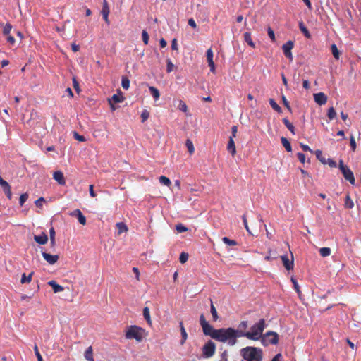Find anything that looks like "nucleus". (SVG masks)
<instances>
[{
  "mask_svg": "<svg viewBox=\"0 0 361 361\" xmlns=\"http://www.w3.org/2000/svg\"><path fill=\"white\" fill-rule=\"evenodd\" d=\"M176 229L178 233H183L188 231V228L185 226L183 224H178L176 225Z\"/></svg>",
  "mask_w": 361,
  "mask_h": 361,
  "instance_id": "42",
  "label": "nucleus"
},
{
  "mask_svg": "<svg viewBox=\"0 0 361 361\" xmlns=\"http://www.w3.org/2000/svg\"><path fill=\"white\" fill-rule=\"evenodd\" d=\"M179 327H180V334H181V340L180 341V344L181 345H183L185 343V341L188 338V334H187L185 329L183 326V322H180Z\"/></svg>",
  "mask_w": 361,
  "mask_h": 361,
  "instance_id": "16",
  "label": "nucleus"
},
{
  "mask_svg": "<svg viewBox=\"0 0 361 361\" xmlns=\"http://www.w3.org/2000/svg\"><path fill=\"white\" fill-rule=\"evenodd\" d=\"M85 357L88 361H94L93 357V350L91 346L88 347L85 352Z\"/></svg>",
  "mask_w": 361,
  "mask_h": 361,
  "instance_id": "23",
  "label": "nucleus"
},
{
  "mask_svg": "<svg viewBox=\"0 0 361 361\" xmlns=\"http://www.w3.org/2000/svg\"><path fill=\"white\" fill-rule=\"evenodd\" d=\"M297 157L301 163H305V155L302 152L297 153Z\"/></svg>",
  "mask_w": 361,
  "mask_h": 361,
  "instance_id": "60",
  "label": "nucleus"
},
{
  "mask_svg": "<svg viewBox=\"0 0 361 361\" xmlns=\"http://www.w3.org/2000/svg\"><path fill=\"white\" fill-rule=\"evenodd\" d=\"M222 241L229 245V246H234V245H238V243L237 241L234 240H231L230 238H228V237H223L222 238Z\"/></svg>",
  "mask_w": 361,
  "mask_h": 361,
  "instance_id": "38",
  "label": "nucleus"
},
{
  "mask_svg": "<svg viewBox=\"0 0 361 361\" xmlns=\"http://www.w3.org/2000/svg\"><path fill=\"white\" fill-rule=\"evenodd\" d=\"M174 65L172 63L171 60L168 59L166 60V71L167 73H171L173 71Z\"/></svg>",
  "mask_w": 361,
  "mask_h": 361,
  "instance_id": "43",
  "label": "nucleus"
},
{
  "mask_svg": "<svg viewBox=\"0 0 361 361\" xmlns=\"http://www.w3.org/2000/svg\"><path fill=\"white\" fill-rule=\"evenodd\" d=\"M271 361H282V355L281 353L276 354Z\"/></svg>",
  "mask_w": 361,
  "mask_h": 361,
  "instance_id": "64",
  "label": "nucleus"
},
{
  "mask_svg": "<svg viewBox=\"0 0 361 361\" xmlns=\"http://www.w3.org/2000/svg\"><path fill=\"white\" fill-rule=\"evenodd\" d=\"M206 55H207V61H208V65L210 68V71L212 73H214L215 64L213 61L214 54H213V51L211 48L207 51Z\"/></svg>",
  "mask_w": 361,
  "mask_h": 361,
  "instance_id": "11",
  "label": "nucleus"
},
{
  "mask_svg": "<svg viewBox=\"0 0 361 361\" xmlns=\"http://www.w3.org/2000/svg\"><path fill=\"white\" fill-rule=\"evenodd\" d=\"M45 202V200L44 197H39V199H37L36 201H35V205L37 207H42V205H43V203Z\"/></svg>",
  "mask_w": 361,
  "mask_h": 361,
  "instance_id": "57",
  "label": "nucleus"
},
{
  "mask_svg": "<svg viewBox=\"0 0 361 361\" xmlns=\"http://www.w3.org/2000/svg\"><path fill=\"white\" fill-rule=\"evenodd\" d=\"M240 355L246 361H262L263 351L260 348L247 346L240 350Z\"/></svg>",
  "mask_w": 361,
  "mask_h": 361,
  "instance_id": "3",
  "label": "nucleus"
},
{
  "mask_svg": "<svg viewBox=\"0 0 361 361\" xmlns=\"http://www.w3.org/2000/svg\"><path fill=\"white\" fill-rule=\"evenodd\" d=\"M220 361H228V351L227 350H224L221 353V357H220Z\"/></svg>",
  "mask_w": 361,
  "mask_h": 361,
  "instance_id": "61",
  "label": "nucleus"
},
{
  "mask_svg": "<svg viewBox=\"0 0 361 361\" xmlns=\"http://www.w3.org/2000/svg\"><path fill=\"white\" fill-rule=\"evenodd\" d=\"M269 102L273 109H274L278 113L281 112V108L277 104L274 99H269Z\"/></svg>",
  "mask_w": 361,
  "mask_h": 361,
  "instance_id": "32",
  "label": "nucleus"
},
{
  "mask_svg": "<svg viewBox=\"0 0 361 361\" xmlns=\"http://www.w3.org/2000/svg\"><path fill=\"white\" fill-rule=\"evenodd\" d=\"M149 90L155 101H157L159 99L160 93L157 88H156L153 86H149Z\"/></svg>",
  "mask_w": 361,
  "mask_h": 361,
  "instance_id": "21",
  "label": "nucleus"
},
{
  "mask_svg": "<svg viewBox=\"0 0 361 361\" xmlns=\"http://www.w3.org/2000/svg\"><path fill=\"white\" fill-rule=\"evenodd\" d=\"M71 216L76 217L80 224L82 225L86 224V217L82 214L79 209H76L70 213Z\"/></svg>",
  "mask_w": 361,
  "mask_h": 361,
  "instance_id": "9",
  "label": "nucleus"
},
{
  "mask_svg": "<svg viewBox=\"0 0 361 361\" xmlns=\"http://www.w3.org/2000/svg\"><path fill=\"white\" fill-rule=\"evenodd\" d=\"M282 102H283V105L288 109V110L289 111H291V107L289 104V102L284 95L282 96Z\"/></svg>",
  "mask_w": 361,
  "mask_h": 361,
  "instance_id": "55",
  "label": "nucleus"
},
{
  "mask_svg": "<svg viewBox=\"0 0 361 361\" xmlns=\"http://www.w3.org/2000/svg\"><path fill=\"white\" fill-rule=\"evenodd\" d=\"M331 252V250L329 247H322L319 249V254L323 257L329 256Z\"/></svg>",
  "mask_w": 361,
  "mask_h": 361,
  "instance_id": "33",
  "label": "nucleus"
},
{
  "mask_svg": "<svg viewBox=\"0 0 361 361\" xmlns=\"http://www.w3.org/2000/svg\"><path fill=\"white\" fill-rule=\"evenodd\" d=\"M149 117V112L145 109L142 111V114H141V118H142V122L144 123L145 121H147Z\"/></svg>",
  "mask_w": 361,
  "mask_h": 361,
  "instance_id": "49",
  "label": "nucleus"
},
{
  "mask_svg": "<svg viewBox=\"0 0 361 361\" xmlns=\"http://www.w3.org/2000/svg\"><path fill=\"white\" fill-rule=\"evenodd\" d=\"M54 179L56 180L61 185L66 184L63 173L61 171H57L54 173Z\"/></svg>",
  "mask_w": 361,
  "mask_h": 361,
  "instance_id": "14",
  "label": "nucleus"
},
{
  "mask_svg": "<svg viewBox=\"0 0 361 361\" xmlns=\"http://www.w3.org/2000/svg\"><path fill=\"white\" fill-rule=\"evenodd\" d=\"M300 147L305 152H310L311 153L314 152V151L312 149H311L310 147L307 145L300 143Z\"/></svg>",
  "mask_w": 361,
  "mask_h": 361,
  "instance_id": "58",
  "label": "nucleus"
},
{
  "mask_svg": "<svg viewBox=\"0 0 361 361\" xmlns=\"http://www.w3.org/2000/svg\"><path fill=\"white\" fill-rule=\"evenodd\" d=\"M338 167L345 180H348L350 184L355 185V180L353 171L347 166L343 164L342 160H340Z\"/></svg>",
  "mask_w": 361,
  "mask_h": 361,
  "instance_id": "7",
  "label": "nucleus"
},
{
  "mask_svg": "<svg viewBox=\"0 0 361 361\" xmlns=\"http://www.w3.org/2000/svg\"><path fill=\"white\" fill-rule=\"evenodd\" d=\"M331 51H332V54L334 56V57L336 59H339V57H340V51H338L336 45L335 44H333L331 47Z\"/></svg>",
  "mask_w": 361,
  "mask_h": 361,
  "instance_id": "35",
  "label": "nucleus"
},
{
  "mask_svg": "<svg viewBox=\"0 0 361 361\" xmlns=\"http://www.w3.org/2000/svg\"><path fill=\"white\" fill-rule=\"evenodd\" d=\"M0 185L3 188V190H4V188H9L11 185L8 184V182H6V180H4L1 176H0Z\"/></svg>",
  "mask_w": 361,
  "mask_h": 361,
  "instance_id": "56",
  "label": "nucleus"
},
{
  "mask_svg": "<svg viewBox=\"0 0 361 361\" xmlns=\"http://www.w3.org/2000/svg\"><path fill=\"white\" fill-rule=\"evenodd\" d=\"M0 25L3 27V30H2V33L4 36H8L12 28H13V26L11 25V23H6V25H4L3 23H0Z\"/></svg>",
  "mask_w": 361,
  "mask_h": 361,
  "instance_id": "22",
  "label": "nucleus"
},
{
  "mask_svg": "<svg viewBox=\"0 0 361 361\" xmlns=\"http://www.w3.org/2000/svg\"><path fill=\"white\" fill-rule=\"evenodd\" d=\"M147 336L146 331L136 325H131L126 327L125 337L126 339H135L137 342H141Z\"/></svg>",
  "mask_w": 361,
  "mask_h": 361,
  "instance_id": "4",
  "label": "nucleus"
},
{
  "mask_svg": "<svg viewBox=\"0 0 361 361\" xmlns=\"http://www.w3.org/2000/svg\"><path fill=\"white\" fill-rule=\"evenodd\" d=\"M238 132V126H233L231 128V135L230 137H232V139L236 137Z\"/></svg>",
  "mask_w": 361,
  "mask_h": 361,
  "instance_id": "59",
  "label": "nucleus"
},
{
  "mask_svg": "<svg viewBox=\"0 0 361 361\" xmlns=\"http://www.w3.org/2000/svg\"><path fill=\"white\" fill-rule=\"evenodd\" d=\"M316 157L322 163L326 164V159L322 157V152L319 149H317L314 152Z\"/></svg>",
  "mask_w": 361,
  "mask_h": 361,
  "instance_id": "41",
  "label": "nucleus"
},
{
  "mask_svg": "<svg viewBox=\"0 0 361 361\" xmlns=\"http://www.w3.org/2000/svg\"><path fill=\"white\" fill-rule=\"evenodd\" d=\"M142 40H143V42L145 44H148L149 43V36L147 33V32L146 30H142Z\"/></svg>",
  "mask_w": 361,
  "mask_h": 361,
  "instance_id": "46",
  "label": "nucleus"
},
{
  "mask_svg": "<svg viewBox=\"0 0 361 361\" xmlns=\"http://www.w3.org/2000/svg\"><path fill=\"white\" fill-rule=\"evenodd\" d=\"M216 350L215 343L212 341H207L202 347V355L205 358H209L214 355Z\"/></svg>",
  "mask_w": 361,
  "mask_h": 361,
  "instance_id": "8",
  "label": "nucleus"
},
{
  "mask_svg": "<svg viewBox=\"0 0 361 361\" xmlns=\"http://www.w3.org/2000/svg\"><path fill=\"white\" fill-rule=\"evenodd\" d=\"M42 257L49 264H54L59 259V257L57 255H50L46 252H42Z\"/></svg>",
  "mask_w": 361,
  "mask_h": 361,
  "instance_id": "13",
  "label": "nucleus"
},
{
  "mask_svg": "<svg viewBox=\"0 0 361 361\" xmlns=\"http://www.w3.org/2000/svg\"><path fill=\"white\" fill-rule=\"evenodd\" d=\"M291 282L293 284L294 289L298 293V294L300 295L301 293L300 290V286H299L296 279L294 277H291Z\"/></svg>",
  "mask_w": 361,
  "mask_h": 361,
  "instance_id": "47",
  "label": "nucleus"
},
{
  "mask_svg": "<svg viewBox=\"0 0 361 361\" xmlns=\"http://www.w3.org/2000/svg\"><path fill=\"white\" fill-rule=\"evenodd\" d=\"M121 85L124 90H128V88L130 87V80L127 77H126V76L122 77Z\"/></svg>",
  "mask_w": 361,
  "mask_h": 361,
  "instance_id": "37",
  "label": "nucleus"
},
{
  "mask_svg": "<svg viewBox=\"0 0 361 361\" xmlns=\"http://www.w3.org/2000/svg\"><path fill=\"white\" fill-rule=\"evenodd\" d=\"M344 206L347 209H352L354 207V203L349 195H347L345 198Z\"/></svg>",
  "mask_w": 361,
  "mask_h": 361,
  "instance_id": "28",
  "label": "nucleus"
},
{
  "mask_svg": "<svg viewBox=\"0 0 361 361\" xmlns=\"http://www.w3.org/2000/svg\"><path fill=\"white\" fill-rule=\"evenodd\" d=\"M244 40L250 47H252L253 48L255 47V43L253 42V41L252 39L251 33L250 32H247L244 33Z\"/></svg>",
  "mask_w": 361,
  "mask_h": 361,
  "instance_id": "24",
  "label": "nucleus"
},
{
  "mask_svg": "<svg viewBox=\"0 0 361 361\" xmlns=\"http://www.w3.org/2000/svg\"><path fill=\"white\" fill-rule=\"evenodd\" d=\"M109 8L107 2L106 1H104V5H103V7L102 9V15L106 16V15H109Z\"/></svg>",
  "mask_w": 361,
  "mask_h": 361,
  "instance_id": "48",
  "label": "nucleus"
},
{
  "mask_svg": "<svg viewBox=\"0 0 361 361\" xmlns=\"http://www.w3.org/2000/svg\"><path fill=\"white\" fill-rule=\"evenodd\" d=\"M48 284L52 288L54 293L61 292L64 290V288L58 284L55 281H50L48 282Z\"/></svg>",
  "mask_w": 361,
  "mask_h": 361,
  "instance_id": "17",
  "label": "nucleus"
},
{
  "mask_svg": "<svg viewBox=\"0 0 361 361\" xmlns=\"http://www.w3.org/2000/svg\"><path fill=\"white\" fill-rule=\"evenodd\" d=\"M283 124L286 126V128L291 132V133L293 135H295V127L293 126V125L288 121V118H283Z\"/></svg>",
  "mask_w": 361,
  "mask_h": 361,
  "instance_id": "25",
  "label": "nucleus"
},
{
  "mask_svg": "<svg viewBox=\"0 0 361 361\" xmlns=\"http://www.w3.org/2000/svg\"><path fill=\"white\" fill-rule=\"evenodd\" d=\"M34 240L39 245H45L48 241V236L43 232L39 235H35Z\"/></svg>",
  "mask_w": 361,
  "mask_h": 361,
  "instance_id": "15",
  "label": "nucleus"
},
{
  "mask_svg": "<svg viewBox=\"0 0 361 361\" xmlns=\"http://www.w3.org/2000/svg\"><path fill=\"white\" fill-rule=\"evenodd\" d=\"M178 109L180 111H181L183 112H186L187 109H188V106L183 101L180 100L179 102Z\"/></svg>",
  "mask_w": 361,
  "mask_h": 361,
  "instance_id": "50",
  "label": "nucleus"
},
{
  "mask_svg": "<svg viewBox=\"0 0 361 361\" xmlns=\"http://www.w3.org/2000/svg\"><path fill=\"white\" fill-rule=\"evenodd\" d=\"M123 100V97L121 95L114 94L111 99H109V104H111V102L114 103H120Z\"/></svg>",
  "mask_w": 361,
  "mask_h": 361,
  "instance_id": "30",
  "label": "nucleus"
},
{
  "mask_svg": "<svg viewBox=\"0 0 361 361\" xmlns=\"http://www.w3.org/2000/svg\"><path fill=\"white\" fill-rule=\"evenodd\" d=\"M73 137L80 142H85L86 140L85 137L83 135H79L75 131L73 132Z\"/></svg>",
  "mask_w": 361,
  "mask_h": 361,
  "instance_id": "51",
  "label": "nucleus"
},
{
  "mask_svg": "<svg viewBox=\"0 0 361 361\" xmlns=\"http://www.w3.org/2000/svg\"><path fill=\"white\" fill-rule=\"evenodd\" d=\"M326 164H328L329 166L332 168H335L337 166L336 162L332 159H328V160L326 161Z\"/></svg>",
  "mask_w": 361,
  "mask_h": 361,
  "instance_id": "63",
  "label": "nucleus"
},
{
  "mask_svg": "<svg viewBox=\"0 0 361 361\" xmlns=\"http://www.w3.org/2000/svg\"><path fill=\"white\" fill-rule=\"evenodd\" d=\"M281 143L283 146L285 147L287 152H290L292 151V147L290 142L284 137L281 138Z\"/></svg>",
  "mask_w": 361,
  "mask_h": 361,
  "instance_id": "26",
  "label": "nucleus"
},
{
  "mask_svg": "<svg viewBox=\"0 0 361 361\" xmlns=\"http://www.w3.org/2000/svg\"><path fill=\"white\" fill-rule=\"evenodd\" d=\"M215 332L214 340L221 343H227L231 346L235 345L238 338L243 337L241 335L242 331L232 327L221 328Z\"/></svg>",
  "mask_w": 361,
  "mask_h": 361,
  "instance_id": "1",
  "label": "nucleus"
},
{
  "mask_svg": "<svg viewBox=\"0 0 361 361\" xmlns=\"http://www.w3.org/2000/svg\"><path fill=\"white\" fill-rule=\"evenodd\" d=\"M34 351H35V355L37 358V361H43L42 357L41 354L39 353L38 347L36 344L34 346Z\"/></svg>",
  "mask_w": 361,
  "mask_h": 361,
  "instance_id": "52",
  "label": "nucleus"
},
{
  "mask_svg": "<svg viewBox=\"0 0 361 361\" xmlns=\"http://www.w3.org/2000/svg\"><path fill=\"white\" fill-rule=\"evenodd\" d=\"M268 36L271 39L272 41L275 40V35L273 30L270 27L267 30Z\"/></svg>",
  "mask_w": 361,
  "mask_h": 361,
  "instance_id": "62",
  "label": "nucleus"
},
{
  "mask_svg": "<svg viewBox=\"0 0 361 361\" xmlns=\"http://www.w3.org/2000/svg\"><path fill=\"white\" fill-rule=\"evenodd\" d=\"M28 194L27 193H23L20 195V198H19V204H20V206H23L24 204V203L28 199Z\"/></svg>",
  "mask_w": 361,
  "mask_h": 361,
  "instance_id": "44",
  "label": "nucleus"
},
{
  "mask_svg": "<svg viewBox=\"0 0 361 361\" xmlns=\"http://www.w3.org/2000/svg\"><path fill=\"white\" fill-rule=\"evenodd\" d=\"M261 343L264 346L276 345L279 343V335L272 331H267L262 336Z\"/></svg>",
  "mask_w": 361,
  "mask_h": 361,
  "instance_id": "6",
  "label": "nucleus"
},
{
  "mask_svg": "<svg viewBox=\"0 0 361 361\" xmlns=\"http://www.w3.org/2000/svg\"><path fill=\"white\" fill-rule=\"evenodd\" d=\"M227 150L233 155L234 156L236 153L235 149V145L233 139H232V137H229L228 143L227 145Z\"/></svg>",
  "mask_w": 361,
  "mask_h": 361,
  "instance_id": "19",
  "label": "nucleus"
},
{
  "mask_svg": "<svg viewBox=\"0 0 361 361\" xmlns=\"http://www.w3.org/2000/svg\"><path fill=\"white\" fill-rule=\"evenodd\" d=\"M281 259L283 262V266L288 270H292L294 267L293 256L292 255V259L290 260L287 255H281Z\"/></svg>",
  "mask_w": 361,
  "mask_h": 361,
  "instance_id": "12",
  "label": "nucleus"
},
{
  "mask_svg": "<svg viewBox=\"0 0 361 361\" xmlns=\"http://www.w3.org/2000/svg\"><path fill=\"white\" fill-rule=\"evenodd\" d=\"M143 317L145 319V320L147 321V324H152V321H151V318H150V312H149V309L147 307H145L143 309Z\"/></svg>",
  "mask_w": 361,
  "mask_h": 361,
  "instance_id": "29",
  "label": "nucleus"
},
{
  "mask_svg": "<svg viewBox=\"0 0 361 361\" xmlns=\"http://www.w3.org/2000/svg\"><path fill=\"white\" fill-rule=\"evenodd\" d=\"M210 312H211V314L212 315L213 320L214 322H216L218 320V319H219V316H218V313H217V311L216 310V307L213 305V302H212V300H211Z\"/></svg>",
  "mask_w": 361,
  "mask_h": 361,
  "instance_id": "31",
  "label": "nucleus"
},
{
  "mask_svg": "<svg viewBox=\"0 0 361 361\" xmlns=\"http://www.w3.org/2000/svg\"><path fill=\"white\" fill-rule=\"evenodd\" d=\"M293 46H294V43L293 41L289 40L286 43H285L282 46V49H283V54L290 52L291 49L293 48Z\"/></svg>",
  "mask_w": 361,
  "mask_h": 361,
  "instance_id": "20",
  "label": "nucleus"
},
{
  "mask_svg": "<svg viewBox=\"0 0 361 361\" xmlns=\"http://www.w3.org/2000/svg\"><path fill=\"white\" fill-rule=\"evenodd\" d=\"M350 145L353 151H355L356 149V142L353 135H351L350 137Z\"/></svg>",
  "mask_w": 361,
  "mask_h": 361,
  "instance_id": "53",
  "label": "nucleus"
},
{
  "mask_svg": "<svg viewBox=\"0 0 361 361\" xmlns=\"http://www.w3.org/2000/svg\"><path fill=\"white\" fill-rule=\"evenodd\" d=\"M327 96L323 92H318L314 94V99L319 105H324L327 102Z\"/></svg>",
  "mask_w": 361,
  "mask_h": 361,
  "instance_id": "10",
  "label": "nucleus"
},
{
  "mask_svg": "<svg viewBox=\"0 0 361 361\" xmlns=\"http://www.w3.org/2000/svg\"><path fill=\"white\" fill-rule=\"evenodd\" d=\"M116 227L118 229V234H121L122 233L126 232L128 231L127 226L124 223H123V222L117 223L116 224Z\"/></svg>",
  "mask_w": 361,
  "mask_h": 361,
  "instance_id": "34",
  "label": "nucleus"
},
{
  "mask_svg": "<svg viewBox=\"0 0 361 361\" xmlns=\"http://www.w3.org/2000/svg\"><path fill=\"white\" fill-rule=\"evenodd\" d=\"M188 254L186 252H182L179 257V261L181 264L185 263L188 259Z\"/></svg>",
  "mask_w": 361,
  "mask_h": 361,
  "instance_id": "45",
  "label": "nucleus"
},
{
  "mask_svg": "<svg viewBox=\"0 0 361 361\" xmlns=\"http://www.w3.org/2000/svg\"><path fill=\"white\" fill-rule=\"evenodd\" d=\"M298 25H299V28H300V31L304 35V36L307 39H310L312 35H311L310 32H309L308 29L306 27V26L303 23V22L300 21L298 23Z\"/></svg>",
  "mask_w": 361,
  "mask_h": 361,
  "instance_id": "18",
  "label": "nucleus"
},
{
  "mask_svg": "<svg viewBox=\"0 0 361 361\" xmlns=\"http://www.w3.org/2000/svg\"><path fill=\"white\" fill-rule=\"evenodd\" d=\"M327 116L329 120H333L336 118V112L334 107H330L328 109Z\"/></svg>",
  "mask_w": 361,
  "mask_h": 361,
  "instance_id": "36",
  "label": "nucleus"
},
{
  "mask_svg": "<svg viewBox=\"0 0 361 361\" xmlns=\"http://www.w3.org/2000/svg\"><path fill=\"white\" fill-rule=\"evenodd\" d=\"M185 145L187 147V149H188L189 153L192 154L195 151V148H194L192 142L190 140L187 139L186 142H185Z\"/></svg>",
  "mask_w": 361,
  "mask_h": 361,
  "instance_id": "40",
  "label": "nucleus"
},
{
  "mask_svg": "<svg viewBox=\"0 0 361 361\" xmlns=\"http://www.w3.org/2000/svg\"><path fill=\"white\" fill-rule=\"evenodd\" d=\"M267 326L264 319H260L258 322L253 324L250 331H243L242 336L250 340L258 341L262 339L263 331Z\"/></svg>",
  "mask_w": 361,
  "mask_h": 361,
  "instance_id": "2",
  "label": "nucleus"
},
{
  "mask_svg": "<svg viewBox=\"0 0 361 361\" xmlns=\"http://www.w3.org/2000/svg\"><path fill=\"white\" fill-rule=\"evenodd\" d=\"M34 274V272L32 271L27 276H26L25 273H23L21 276L20 282L21 283H30L32 280V277Z\"/></svg>",
  "mask_w": 361,
  "mask_h": 361,
  "instance_id": "27",
  "label": "nucleus"
},
{
  "mask_svg": "<svg viewBox=\"0 0 361 361\" xmlns=\"http://www.w3.org/2000/svg\"><path fill=\"white\" fill-rule=\"evenodd\" d=\"M4 192L6 195V196L8 197V200H11L12 198V192H11V186L7 188H4Z\"/></svg>",
  "mask_w": 361,
  "mask_h": 361,
  "instance_id": "54",
  "label": "nucleus"
},
{
  "mask_svg": "<svg viewBox=\"0 0 361 361\" xmlns=\"http://www.w3.org/2000/svg\"><path fill=\"white\" fill-rule=\"evenodd\" d=\"M159 182L160 183L166 186H169L171 183L170 179L164 176H161L159 177Z\"/></svg>",
  "mask_w": 361,
  "mask_h": 361,
  "instance_id": "39",
  "label": "nucleus"
},
{
  "mask_svg": "<svg viewBox=\"0 0 361 361\" xmlns=\"http://www.w3.org/2000/svg\"><path fill=\"white\" fill-rule=\"evenodd\" d=\"M200 324L205 336H209L213 339L215 338L214 334L216 333L215 331H217V329H214V327L209 324L203 314L200 317Z\"/></svg>",
  "mask_w": 361,
  "mask_h": 361,
  "instance_id": "5",
  "label": "nucleus"
}]
</instances>
